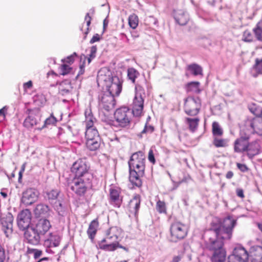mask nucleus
Masks as SVG:
<instances>
[{
    "label": "nucleus",
    "instance_id": "f257e3e1",
    "mask_svg": "<svg viewBox=\"0 0 262 262\" xmlns=\"http://www.w3.org/2000/svg\"><path fill=\"white\" fill-rule=\"evenodd\" d=\"M236 224V220L230 216L224 219L223 221L218 217L213 219L208 230L207 242L230 240Z\"/></svg>",
    "mask_w": 262,
    "mask_h": 262
},
{
    "label": "nucleus",
    "instance_id": "f03ea898",
    "mask_svg": "<svg viewBox=\"0 0 262 262\" xmlns=\"http://www.w3.org/2000/svg\"><path fill=\"white\" fill-rule=\"evenodd\" d=\"M129 181L134 186L140 187L142 185L141 178L144 175L145 158L141 151L133 154L128 161Z\"/></svg>",
    "mask_w": 262,
    "mask_h": 262
},
{
    "label": "nucleus",
    "instance_id": "7ed1b4c3",
    "mask_svg": "<svg viewBox=\"0 0 262 262\" xmlns=\"http://www.w3.org/2000/svg\"><path fill=\"white\" fill-rule=\"evenodd\" d=\"M121 233L122 230L120 228L116 226L110 227L106 231L105 237L98 242L99 248L105 251H115L118 245L117 239Z\"/></svg>",
    "mask_w": 262,
    "mask_h": 262
},
{
    "label": "nucleus",
    "instance_id": "20e7f679",
    "mask_svg": "<svg viewBox=\"0 0 262 262\" xmlns=\"http://www.w3.org/2000/svg\"><path fill=\"white\" fill-rule=\"evenodd\" d=\"M225 241L207 242L206 248L211 252V262H225L227 252L224 247Z\"/></svg>",
    "mask_w": 262,
    "mask_h": 262
},
{
    "label": "nucleus",
    "instance_id": "39448f33",
    "mask_svg": "<svg viewBox=\"0 0 262 262\" xmlns=\"http://www.w3.org/2000/svg\"><path fill=\"white\" fill-rule=\"evenodd\" d=\"M145 93L144 88L138 84L135 86V95L132 103V113L134 116L140 117L143 115L144 108V98Z\"/></svg>",
    "mask_w": 262,
    "mask_h": 262
},
{
    "label": "nucleus",
    "instance_id": "423d86ee",
    "mask_svg": "<svg viewBox=\"0 0 262 262\" xmlns=\"http://www.w3.org/2000/svg\"><path fill=\"white\" fill-rule=\"evenodd\" d=\"M188 226L180 222L174 221L170 227V241L176 243L184 239L187 235Z\"/></svg>",
    "mask_w": 262,
    "mask_h": 262
},
{
    "label": "nucleus",
    "instance_id": "0eeeda50",
    "mask_svg": "<svg viewBox=\"0 0 262 262\" xmlns=\"http://www.w3.org/2000/svg\"><path fill=\"white\" fill-rule=\"evenodd\" d=\"M117 126L121 128L130 126L132 122V114L129 108L125 106L117 108L114 114Z\"/></svg>",
    "mask_w": 262,
    "mask_h": 262
},
{
    "label": "nucleus",
    "instance_id": "6e6552de",
    "mask_svg": "<svg viewBox=\"0 0 262 262\" xmlns=\"http://www.w3.org/2000/svg\"><path fill=\"white\" fill-rule=\"evenodd\" d=\"M91 184L90 178L74 177L70 184L71 189L78 196H83Z\"/></svg>",
    "mask_w": 262,
    "mask_h": 262
},
{
    "label": "nucleus",
    "instance_id": "1a4fd4ad",
    "mask_svg": "<svg viewBox=\"0 0 262 262\" xmlns=\"http://www.w3.org/2000/svg\"><path fill=\"white\" fill-rule=\"evenodd\" d=\"M201 100L199 97L189 96L185 99L184 110L189 116H196L200 112Z\"/></svg>",
    "mask_w": 262,
    "mask_h": 262
},
{
    "label": "nucleus",
    "instance_id": "9d476101",
    "mask_svg": "<svg viewBox=\"0 0 262 262\" xmlns=\"http://www.w3.org/2000/svg\"><path fill=\"white\" fill-rule=\"evenodd\" d=\"M89 168L86 161L79 159L73 164L71 171L74 173V177L91 178V175L89 172Z\"/></svg>",
    "mask_w": 262,
    "mask_h": 262
},
{
    "label": "nucleus",
    "instance_id": "9b49d317",
    "mask_svg": "<svg viewBox=\"0 0 262 262\" xmlns=\"http://www.w3.org/2000/svg\"><path fill=\"white\" fill-rule=\"evenodd\" d=\"M28 116L25 119L23 125L27 128H32L41 121L40 111L38 108L28 109L26 111Z\"/></svg>",
    "mask_w": 262,
    "mask_h": 262
},
{
    "label": "nucleus",
    "instance_id": "f8f14e48",
    "mask_svg": "<svg viewBox=\"0 0 262 262\" xmlns=\"http://www.w3.org/2000/svg\"><path fill=\"white\" fill-rule=\"evenodd\" d=\"M249 254L248 251L242 246L236 247L232 254L228 258V262H248Z\"/></svg>",
    "mask_w": 262,
    "mask_h": 262
},
{
    "label": "nucleus",
    "instance_id": "ddd939ff",
    "mask_svg": "<svg viewBox=\"0 0 262 262\" xmlns=\"http://www.w3.org/2000/svg\"><path fill=\"white\" fill-rule=\"evenodd\" d=\"M123 196L121 189L116 186H111L109 189V202L116 208H120L123 202Z\"/></svg>",
    "mask_w": 262,
    "mask_h": 262
},
{
    "label": "nucleus",
    "instance_id": "4468645a",
    "mask_svg": "<svg viewBox=\"0 0 262 262\" xmlns=\"http://www.w3.org/2000/svg\"><path fill=\"white\" fill-rule=\"evenodd\" d=\"M31 212L29 209L23 210L17 215V221L19 229L25 230L29 228L31 221Z\"/></svg>",
    "mask_w": 262,
    "mask_h": 262
},
{
    "label": "nucleus",
    "instance_id": "2eb2a0df",
    "mask_svg": "<svg viewBox=\"0 0 262 262\" xmlns=\"http://www.w3.org/2000/svg\"><path fill=\"white\" fill-rule=\"evenodd\" d=\"M123 80L119 77L115 76L105 86L108 93L114 96H119L122 89Z\"/></svg>",
    "mask_w": 262,
    "mask_h": 262
},
{
    "label": "nucleus",
    "instance_id": "dca6fc26",
    "mask_svg": "<svg viewBox=\"0 0 262 262\" xmlns=\"http://www.w3.org/2000/svg\"><path fill=\"white\" fill-rule=\"evenodd\" d=\"M39 194L35 188H27L23 192L21 202L26 205H31L37 201Z\"/></svg>",
    "mask_w": 262,
    "mask_h": 262
},
{
    "label": "nucleus",
    "instance_id": "f3484780",
    "mask_svg": "<svg viewBox=\"0 0 262 262\" xmlns=\"http://www.w3.org/2000/svg\"><path fill=\"white\" fill-rule=\"evenodd\" d=\"M111 71L107 68H101L98 72L97 81L98 85L104 87L113 78Z\"/></svg>",
    "mask_w": 262,
    "mask_h": 262
},
{
    "label": "nucleus",
    "instance_id": "a211bd4d",
    "mask_svg": "<svg viewBox=\"0 0 262 262\" xmlns=\"http://www.w3.org/2000/svg\"><path fill=\"white\" fill-rule=\"evenodd\" d=\"M250 137L249 136H241L237 138L233 143V149L234 152L245 154L247 146L249 142Z\"/></svg>",
    "mask_w": 262,
    "mask_h": 262
},
{
    "label": "nucleus",
    "instance_id": "6ab92c4d",
    "mask_svg": "<svg viewBox=\"0 0 262 262\" xmlns=\"http://www.w3.org/2000/svg\"><path fill=\"white\" fill-rule=\"evenodd\" d=\"M115 96L108 93L102 94L100 99V105L107 111L113 109L115 106Z\"/></svg>",
    "mask_w": 262,
    "mask_h": 262
},
{
    "label": "nucleus",
    "instance_id": "aec40b11",
    "mask_svg": "<svg viewBox=\"0 0 262 262\" xmlns=\"http://www.w3.org/2000/svg\"><path fill=\"white\" fill-rule=\"evenodd\" d=\"M26 230L24 233V237L27 242L33 245H37L40 240V234L33 227Z\"/></svg>",
    "mask_w": 262,
    "mask_h": 262
},
{
    "label": "nucleus",
    "instance_id": "412c9836",
    "mask_svg": "<svg viewBox=\"0 0 262 262\" xmlns=\"http://www.w3.org/2000/svg\"><path fill=\"white\" fill-rule=\"evenodd\" d=\"M245 154L249 159H252L261 152V147L258 140L249 142Z\"/></svg>",
    "mask_w": 262,
    "mask_h": 262
},
{
    "label": "nucleus",
    "instance_id": "4be33fe9",
    "mask_svg": "<svg viewBox=\"0 0 262 262\" xmlns=\"http://www.w3.org/2000/svg\"><path fill=\"white\" fill-rule=\"evenodd\" d=\"M141 196L139 194H136L129 201L127 205V209L129 213L137 217L139 210L140 207Z\"/></svg>",
    "mask_w": 262,
    "mask_h": 262
},
{
    "label": "nucleus",
    "instance_id": "5701e85b",
    "mask_svg": "<svg viewBox=\"0 0 262 262\" xmlns=\"http://www.w3.org/2000/svg\"><path fill=\"white\" fill-rule=\"evenodd\" d=\"M251 262H262V246H252L248 253Z\"/></svg>",
    "mask_w": 262,
    "mask_h": 262
},
{
    "label": "nucleus",
    "instance_id": "b1692460",
    "mask_svg": "<svg viewBox=\"0 0 262 262\" xmlns=\"http://www.w3.org/2000/svg\"><path fill=\"white\" fill-rule=\"evenodd\" d=\"M51 227L49 220L45 219H40L35 226L33 227L40 235H44Z\"/></svg>",
    "mask_w": 262,
    "mask_h": 262
},
{
    "label": "nucleus",
    "instance_id": "393cba45",
    "mask_svg": "<svg viewBox=\"0 0 262 262\" xmlns=\"http://www.w3.org/2000/svg\"><path fill=\"white\" fill-rule=\"evenodd\" d=\"M61 237L57 234L50 233L45 241L44 245L47 248L58 247L60 243Z\"/></svg>",
    "mask_w": 262,
    "mask_h": 262
},
{
    "label": "nucleus",
    "instance_id": "a878e982",
    "mask_svg": "<svg viewBox=\"0 0 262 262\" xmlns=\"http://www.w3.org/2000/svg\"><path fill=\"white\" fill-rule=\"evenodd\" d=\"M8 221H5L3 219L2 220V229L4 231L7 237H9L11 235L13 232V216L10 213H8L7 215Z\"/></svg>",
    "mask_w": 262,
    "mask_h": 262
},
{
    "label": "nucleus",
    "instance_id": "bb28decb",
    "mask_svg": "<svg viewBox=\"0 0 262 262\" xmlns=\"http://www.w3.org/2000/svg\"><path fill=\"white\" fill-rule=\"evenodd\" d=\"M99 227L98 219L97 218L93 220L90 224L87 230L89 237L93 241Z\"/></svg>",
    "mask_w": 262,
    "mask_h": 262
},
{
    "label": "nucleus",
    "instance_id": "cd10ccee",
    "mask_svg": "<svg viewBox=\"0 0 262 262\" xmlns=\"http://www.w3.org/2000/svg\"><path fill=\"white\" fill-rule=\"evenodd\" d=\"M59 93L61 95H66L71 93L72 86L68 80H64L60 83L58 87Z\"/></svg>",
    "mask_w": 262,
    "mask_h": 262
},
{
    "label": "nucleus",
    "instance_id": "c85d7f7f",
    "mask_svg": "<svg viewBox=\"0 0 262 262\" xmlns=\"http://www.w3.org/2000/svg\"><path fill=\"white\" fill-rule=\"evenodd\" d=\"M174 18L176 21L181 26L185 25L189 20L188 14L182 10L176 13Z\"/></svg>",
    "mask_w": 262,
    "mask_h": 262
},
{
    "label": "nucleus",
    "instance_id": "c756f323",
    "mask_svg": "<svg viewBox=\"0 0 262 262\" xmlns=\"http://www.w3.org/2000/svg\"><path fill=\"white\" fill-rule=\"evenodd\" d=\"M200 121V120L198 117H186L185 119V123L188 126L189 129L192 132H194L197 129Z\"/></svg>",
    "mask_w": 262,
    "mask_h": 262
},
{
    "label": "nucleus",
    "instance_id": "7c9ffc66",
    "mask_svg": "<svg viewBox=\"0 0 262 262\" xmlns=\"http://www.w3.org/2000/svg\"><path fill=\"white\" fill-rule=\"evenodd\" d=\"M250 126L254 133L259 136H262V119L260 118L253 119L251 122Z\"/></svg>",
    "mask_w": 262,
    "mask_h": 262
},
{
    "label": "nucleus",
    "instance_id": "2f4dec72",
    "mask_svg": "<svg viewBox=\"0 0 262 262\" xmlns=\"http://www.w3.org/2000/svg\"><path fill=\"white\" fill-rule=\"evenodd\" d=\"M85 119L84 122L86 126V129L95 128L94 127V123L96 121V119L93 116L92 113L90 112H85Z\"/></svg>",
    "mask_w": 262,
    "mask_h": 262
},
{
    "label": "nucleus",
    "instance_id": "473e14b6",
    "mask_svg": "<svg viewBox=\"0 0 262 262\" xmlns=\"http://www.w3.org/2000/svg\"><path fill=\"white\" fill-rule=\"evenodd\" d=\"M100 146V139L86 140V146L91 151H95L97 150Z\"/></svg>",
    "mask_w": 262,
    "mask_h": 262
},
{
    "label": "nucleus",
    "instance_id": "72a5a7b5",
    "mask_svg": "<svg viewBox=\"0 0 262 262\" xmlns=\"http://www.w3.org/2000/svg\"><path fill=\"white\" fill-rule=\"evenodd\" d=\"M186 89L187 92H192L196 94H199L201 91L200 89V82L196 81L190 82L187 83Z\"/></svg>",
    "mask_w": 262,
    "mask_h": 262
},
{
    "label": "nucleus",
    "instance_id": "f704fd0d",
    "mask_svg": "<svg viewBox=\"0 0 262 262\" xmlns=\"http://www.w3.org/2000/svg\"><path fill=\"white\" fill-rule=\"evenodd\" d=\"M50 209L48 206L45 204H38L36 207L35 212L38 216H46L49 212Z\"/></svg>",
    "mask_w": 262,
    "mask_h": 262
},
{
    "label": "nucleus",
    "instance_id": "c9c22d12",
    "mask_svg": "<svg viewBox=\"0 0 262 262\" xmlns=\"http://www.w3.org/2000/svg\"><path fill=\"white\" fill-rule=\"evenodd\" d=\"M187 69L190 71L191 73L194 76L203 75L202 68L196 63L188 65L187 67Z\"/></svg>",
    "mask_w": 262,
    "mask_h": 262
},
{
    "label": "nucleus",
    "instance_id": "e433bc0d",
    "mask_svg": "<svg viewBox=\"0 0 262 262\" xmlns=\"http://www.w3.org/2000/svg\"><path fill=\"white\" fill-rule=\"evenodd\" d=\"M85 135L86 140L100 139L98 130L95 127L86 129Z\"/></svg>",
    "mask_w": 262,
    "mask_h": 262
},
{
    "label": "nucleus",
    "instance_id": "4c0bfd02",
    "mask_svg": "<svg viewBox=\"0 0 262 262\" xmlns=\"http://www.w3.org/2000/svg\"><path fill=\"white\" fill-rule=\"evenodd\" d=\"M212 133L213 137H221L223 136L224 131L219 122H213L212 124Z\"/></svg>",
    "mask_w": 262,
    "mask_h": 262
},
{
    "label": "nucleus",
    "instance_id": "58836bf2",
    "mask_svg": "<svg viewBox=\"0 0 262 262\" xmlns=\"http://www.w3.org/2000/svg\"><path fill=\"white\" fill-rule=\"evenodd\" d=\"M212 144L216 148L226 147L228 145L227 139L219 138V136L213 137Z\"/></svg>",
    "mask_w": 262,
    "mask_h": 262
},
{
    "label": "nucleus",
    "instance_id": "ea45409f",
    "mask_svg": "<svg viewBox=\"0 0 262 262\" xmlns=\"http://www.w3.org/2000/svg\"><path fill=\"white\" fill-rule=\"evenodd\" d=\"M253 70L255 72V73L253 74L254 77H257L258 75H262V58L255 59Z\"/></svg>",
    "mask_w": 262,
    "mask_h": 262
},
{
    "label": "nucleus",
    "instance_id": "a19ab883",
    "mask_svg": "<svg viewBox=\"0 0 262 262\" xmlns=\"http://www.w3.org/2000/svg\"><path fill=\"white\" fill-rule=\"evenodd\" d=\"M249 110L255 116L262 117V107L255 103H252L249 106Z\"/></svg>",
    "mask_w": 262,
    "mask_h": 262
},
{
    "label": "nucleus",
    "instance_id": "79ce46f5",
    "mask_svg": "<svg viewBox=\"0 0 262 262\" xmlns=\"http://www.w3.org/2000/svg\"><path fill=\"white\" fill-rule=\"evenodd\" d=\"M139 75V72L134 68H129L127 69V77L134 83Z\"/></svg>",
    "mask_w": 262,
    "mask_h": 262
},
{
    "label": "nucleus",
    "instance_id": "37998d69",
    "mask_svg": "<svg viewBox=\"0 0 262 262\" xmlns=\"http://www.w3.org/2000/svg\"><path fill=\"white\" fill-rule=\"evenodd\" d=\"M59 69L60 74L63 76L67 75L71 73L73 71V69L72 67L64 63L61 64Z\"/></svg>",
    "mask_w": 262,
    "mask_h": 262
},
{
    "label": "nucleus",
    "instance_id": "c03bdc74",
    "mask_svg": "<svg viewBox=\"0 0 262 262\" xmlns=\"http://www.w3.org/2000/svg\"><path fill=\"white\" fill-rule=\"evenodd\" d=\"M156 209L160 214H167L166 204L164 201L159 200L157 202Z\"/></svg>",
    "mask_w": 262,
    "mask_h": 262
},
{
    "label": "nucleus",
    "instance_id": "a18cd8bd",
    "mask_svg": "<svg viewBox=\"0 0 262 262\" xmlns=\"http://www.w3.org/2000/svg\"><path fill=\"white\" fill-rule=\"evenodd\" d=\"M138 17L137 15L133 14L128 17V24L133 29H136L138 25Z\"/></svg>",
    "mask_w": 262,
    "mask_h": 262
},
{
    "label": "nucleus",
    "instance_id": "49530a36",
    "mask_svg": "<svg viewBox=\"0 0 262 262\" xmlns=\"http://www.w3.org/2000/svg\"><path fill=\"white\" fill-rule=\"evenodd\" d=\"M56 122V118L52 114L50 115V117H49L45 120V121H44L43 125L42 126L41 128L46 127L49 125H55Z\"/></svg>",
    "mask_w": 262,
    "mask_h": 262
},
{
    "label": "nucleus",
    "instance_id": "de8ad7c7",
    "mask_svg": "<svg viewBox=\"0 0 262 262\" xmlns=\"http://www.w3.org/2000/svg\"><path fill=\"white\" fill-rule=\"evenodd\" d=\"M59 192L57 189H52L47 192V196L49 200H56L58 198Z\"/></svg>",
    "mask_w": 262,
    "mask_h": 262
},
{
    "label": "nucleus",
    "instance_id": "09e8293b",
    "mask_svg": "<svg viewBox=\"0 0 262 262\" xmlns=\"http://www.w3.org/2000/svg\"><path fill=\"white\" fill-rule=\"evenodd\" d=\"M253 36L249 30H245L243 34V40L246 42H251L253 40Z\"/></svg>",
    "mask_w": 262,
    "mask_h": 262
},
{
    "label": "nucleus",
    "instance_id": "8fccbe9b",
    "mask_svg": "<svg viewBox=\"0 0 262 262\" xmlns=\"http://www.w3.org/2000/svg\"><path fill=\"white\" fill-rule=\"evenodd\" d=\"M76 56H77L76 53H74L73 54L68 56L67 58L62 59L61 62L64 63H67L71 64L74 62L75 57Z\"/></svg>",
    "mask_w": 262,
    "mask_h": 262
},
{
    "label": "nucleus",
    "instance_id": "3c124183",
    "mask_svg": "<svg viewBox=\"0 0 262 262\" xmlns=\"http://www.w3.org/2000/svg\"><path fill=\"white\" fill-rule=\"evenodd\" d=\"M97 47L96 46H93L90 49V53L89 54V57L88 59V63H90L91 62L92 59L94 58L96 56V54L97 52Z\"/></svg>",
    "mask_w": 262,
    "mask_h": 262
},
{
    "label": "nucleus",
    "instance_id": "603ef678",
    "mask_svg": "<svg viewBox=\"0 0 262 262\" xmlns=\"http://www.w3.org/2000/svg\"><path fill=\"white\" fill-rule=\"evenodd\" d=\"M84 20L86 22V26H87L86 30L84 33V34L85 35V37L86 35L89 32V27L91 25V20H92V17H91V16H90V14L89 13L86 14L85 17H84Z\"/></svg>",
    "mask_w": 262,
    "mask_h": 262
},
{
    "label": "nucleus",
    "instance_id": "864d4df0",
    "mask_svg": "<svg viewBox=\"0 0 262 262\" xmlns=\"http://www.w3.org/2000/svg\"><path fill=\"white\" fill-rule=\"evenodd\" d=\"M6 258V254L4 248L0 245V262H5Z\"/></svg>",
    "mask_w": 262,
    "mask_h": 262
},
{
    "label": "nucleus",
    "instance_id": "5fc2aeb1",
    "mask_svg": "<svg viewBox=\"0 0 262 262\" xmlns=\"http://www.w3.org/2000/svg\"><path fill=\"white\" fill-rule=\"evenodd\" d=\"M255 34L258 40H262V28L257 27L254 30Z\"/></svg>",
    "mask_w": 262,
    "mask_h": 262
},
{
    "label": "nucleus",
    "instance_id": "6e6d98bb",
    "mask_svg": "<svg viewBox=\"0 0 262 262\" xmlns=\"http://www.w3.org/2000/svg\"><path fill=\"white\" fill-rule=\"evenodd\" d=\"M154 127L153 126L146 124L143 130L141 132V133H151L154 132Z\"/></svg>",
    "mask_w": 262,
    "mask_h": 262
},
{
    "label": "nucleus",
    "instance_id": "4d7b16f0",
    "mask_svg": "<svg viewBox=\"0 0 262 262\" xmlns=\"http://www.w3.org/2000/svg\"><path fill=\"white\" fill-rule=\"evenodd\" d=\"M148 159L153 164H154L156 163V160L155 158L154 154L152 150L151 149L149 150L148 152Z\"/></svg>",
    "mask_w": 262,
    "mask_h": 262
},
{
    "label": "nucleus",
    "instance_id": "13d9d810",
    "mask_svg": "<svg viewBox=\"0 0 262 262\" xmlns=\"http://www.w3.org/2000/svg\"><path fill=\"white\" fill-rule=\"evenodd\" d=\"M237 168L242 172H245L248 170V168L246 165L239 163H236Z\"/></svg>",
    "mask_w": 262,
    "mask_h": 262
},
{
    "label": "nucleus",
    "instance_id": "bf43d9fd",
    "mask_svg": "<svg viewBox=\"0 0 262 262\" xmlns=\"http://www.w3.org/2000/svg\"><path fill=\"white\" fill-rule=\"evenodd\" d=\"M101 39L100 35L95 34L90 41L91 43H94L95 42L99 41Z\"/></svg>",
    "mask_w": 262,
    "mask_h": 262
},
{
    "label": "nucleus",
    "instance_id": "052dcab7",
    "mask_svg": "<svg viewBox=\"0 0 262 262\" xmlns=\"http://www.w3.org/2000/svg\"><path fill=\"white\" fill-rule=\"evenodd\" d=\"M33 86V83L32 81L29 80V81L24 83L23 87L25 91H27L28 89H30L32 88Z\"/></svg>",
    "mask_w": 262,
    "mask_h": 262
},
{
    "label": "nucleus",
    "instance_id": "680f3d73",
    "mask_svg": "<svg viewBox=\"0 0 262 262\" xmlns=\"http://www.w3.org/2000/svg\"><path fill=\"white\" fill-rule=\"evenodd\" d=\"M42 254V251L41 250L37 249L36 252L34 253L33 257L34 259H37Z\"/></svg>",
    "mask_w": 262,
    "mask_h": 262
},
{
    "label": "nucleus",
    "instance_id": "e2e57ef3",
    "mask_svg": "<svg viewBox=\"0 0 262 262\" xmlns=\"http://www.w3.org/2000/svg\"><path fill=\"white\" fill-rule=\"evenodd\" d=\"M236 194L238 196L244 198L245 197V195L244 193L243 190L241 188H238L236 190Z\"/></svg>",
    "mask_w": 262,
    "mask_h": 262
},
{
    "label": "nucleus",
    "instance_id": "0e129e2a",
    "mask_svg": "<svg viewBox=\"0 0 262 262\" xmlns=\"http://www.w3.org/2000/svg\"><path fill=\"white\" fill-rule=\"evenodd\" d=\"M182 259V256L180 255L174 256L173 257L172 260L170 262H180Z\"/></svg>",
    "mask_w": 262,
    "mask_h": 262
},
{
    "label": "nucleus",
    "instance_id": "69168bd1",
    "mask_svg": "<svg viewBox=\"0 0 262 262\" xmlns=\"http://www.w3.org/2000/svg\"><path fill=\"white\" fill-rule=\"evenodd\" d=\"M79 71L77 76L83 74L85 72L84 63L80 66Z\"/></svg>",
    "mask_w": 262,
    "mask_h": 262
},
{
    "label": "nucleus",
    "instance_id": "338daca9",
    "mask_svg": "<svg viewBox=\"0 0 262 262\" xmlns=\"http://www.w3.org/2000/svg\"><path fill=\"white\" fill-rule=\"evenodd\" d=\"M7 109L6 106H4L0 109V116H2L4 118L5 117V112L7 111Z\"/></svg>",
    "mask_w": 262,
    "mask_h": 262
},
{
    "label": "nucleus",
    "instance_id": "774afa93",
    "mask_svg": "<svg viewBox=\"0 0 262 262\" xmlns=\"http://www.w3.org/2000/svg\"><path fill=\"white\" fill-rule=\"evenodd\" d=\"M37 249H33V248H27V253L28 254H34V253L37 250Z\"/></svg>",
    "mask_w": 262,
    "mask_h": 262
}]
</instances>
